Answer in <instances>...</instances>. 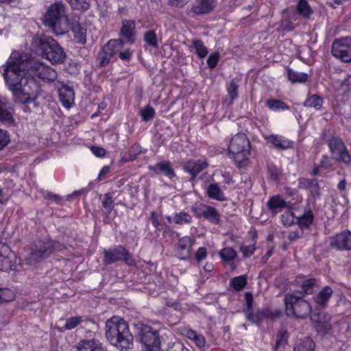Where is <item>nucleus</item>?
<instances>
[{"mask_svg":"<svg viewBox=\"0 0 351 351\" xmlns=\"http://www.w3.org/2000/svg\"><path fill=\"white\" fill-rule=\"evenodd\" d=\"M288 335L286 329H280L279 330L277 335V339L276 341V349L280 348V346H283L287 342Z\"/></svg>","mask_w":351,"mask_h":351,"instance_id":"8fccbe9b","label":"nucleus"},{"mask_svg":"<svg viewBox=\"0 0 351 351\" xmlns=\"http://www.w3.org/2000/svg\"><path fill=\"white\" fill-rule=\"evenodd\" d=\"M314 215L312 210L304 213L298 218V223L301 228H309L313 221Z\"/></svg>","mask_w":351,"mask_h":351,"instance_id":"4c0bfd02","label":"nucleus"},{"mask_svg":"<svg viewBox=\"0 0 351 351\" xmlns=\"http://www.w3.org/2000/svg\"><path fill=\"white\" fill-rule=\"evenodd\" d=\"M266 206L272 213H278L283 207H287L288 204L280 196H272L267 200Z\"/></svg>","mask_w":351,"mask_h":351,"instance_id":"393cba45","label":"nucleus"},{"mask_svg":"<svg viewBox=\"0 0 351 351\" xmlns=\"http://www.w3.org/2000/svg\"><path fill=\"white\" fill-rule=\"evenodd\" d=\"M90 149L96 156H105L106 154V150L101 147H91Z\"/></svg>","mask_w":351,"mask_h":351,"instance_id":"69168bd1","label":"nucleus"},{"mask_svg":"<svg viewBox=\"0 0 351 351\" xmlns=\"http://www.w3.org/2000/svg\"><path fill=\"white\" fill-rule=\"evenodd\" d=\"M268 315V312L267 311H257L256 313H250L248 315L249 320L252 323H259L265 316Z\"/></svg>","mask_w":351,"mask_h":351,"instance_id":"864d4df0","label":"nucleus"},{"mask_svg":"<svg viewBox=\"0 0 351 351\" xmlns=\"http://www.w3.org/2000/svg\"><path fill=\"white\" fill-rule=\"evenodd\" d=\"M192 211H193L197 217H204L207 219L211 223L215 224H219L220 221V215L216 208L213 206H209L206 204H196L192 207Z\"/></svg>","mask_w":351,"mask_h":351,"instance_id":"f8f14e48","label":"nucleus"},{"mask_svg":"<svg viewBox=\"0 0 351 351\" xmlns=\"http://www.w3.org/2000/svg\"><path fill=\"white\" fill-rule=\"evenodd\" d=\"M216 5V0H195V4L192 6V10L197 14L208 13L210 12Z\"/></svg>","mask_w":351,"mask_h":351,"instance_id":"b1692460","label":"nucleus"},{"mask_svg":"<svg viewBox=\"0 0 351 351\" xmlns=\"http://www.w3.org/2000/svg\"><path fill=\"white\" fill-rule=\"evenodd\" d=\"M285 313L287 315L295 317H306L312 311L311 304L306 300L288 293L285 298Z\"/></svg>","mask_w":351,"mask_h":351,"instance_id":"423d86ee","label":"nucleus"},{"mask_svg":"<svg viewBox=\"0 0 351 351\" xmlns=\"http://www.w3.org/2000/svg\"><path fill=\"white\" fill-rule=\"evenodd\" d=\"M266 139L268 142L271 143L276 149H285L291 147L292 141L285 137V136H279V134H270L267 136Z\"/></svg>","mask_w":351,"mask_h":351,"instance_id":"412c9836","label":"nucleus"},{"mask_svg":"<svg viewBox=\"0 0 351 351\" xmlns=\"http://www.w3.org/2000/svg\"><path fill=\"white\" fill-rule=\"evenodd\" d=\"M327 145L332 156V161L336 160L343 162L345 165H350L351 154L341 137L332 136L327 140Z\"/></svg>","mask_w":351,"mask_h":351,"instance_id":"0eeeda50","label":"nucleus"},{"mask_svg":"<svg viewBox=\"0 0 351 351\" xmlns=\"http://www.w3.org/2000/svg\"><path fill=\"white\" fill-rule=\"evenodd\" d=\"M143 40L147 45L158 48V40L155 30H146L143 34Z\"/></svg>","mask_w":351,"mask_h":351,"instance_id":"ea45409f","label":"nucleus"},{"mask_svg":"<svg viewBox=\"0 0 351 351\" xmlns=\"http://www.w3.org/2000/svg\"><path fill=\"white\" fill-rule=\"evenodd\" d=\"M343 90H351V75H346L339 81Z\"/></svg>","mask_w":351,"mask_h":351,"instance_id":"13d9d810","label":"nucleus"},{"mask_svg":"<svg viewBox=\"0 0 351 351\" xmlns=\"http://www.w3.org/2000/svg\"><path fill=\"white\" fill-rule=\"evenodd\" d=\"M333 293V289L330 286H325L320 289L319 292L314 295L313 300L315 304H319L321 307H326L327 306L330 298H331Z\"/></svg>","mask_w":351,"mask_h":351,"instance_id":"4be33fe9","label":"nucleus"},{"mask_svg":"<svg viewBox=\"0 0 351 351\" xmlns=\"http://www.w3.org/2000/svg\"><path fill=\"white\" fill-rule=\"evenodd\" d=\"M330 318L331 315L325 313V312H320V313H317V315L314 313L311 315L312 320L315 322V328L318 332H321V333H327V332L330 330Z\"/></svg>","mask_w":351,"mask_h":351,"instance_id":"f3484780","label":"nucleus"},{"mask_svg":"<svg viewBox=\"0 0 351 351\" xmlns=\"http://www.w3.org/2000/svg\"><path fill=\"white\" fill-rule=\"evenodd\" d=\"M208 163L205 160H187L183 166V169L186 172L191 174V178H195L197 174L202 172L208 167Z\"/></svg>","mask_w":351,"mask_h":351,"instance_id":"aec40b11","label":"nucleus"},{"mask_svg":"<svg viewBox=\"0 0 351 351\" xmlns=\"http://www.w3.org/2000/svg\"><path fill=\"white\" fill-rule=\"evenodd\" d=\"M43 23L56 35L65 34L69 30V19L66 14V5L61 2L49 5L43 17Z\"/></svg>","mask_w":351,"mask_h":351,"instance_id":"7ed1b4c3","label":"nucleus"},{"mask_svg":"<svg viewBox=\"0 0 351 351\" xmlns=\"http://www.w3.org/2000/svg\"><path fill=\"white\" fill-rule=\"evenodd\" d=\"M250 143L245 134L233 136L228 145L229 156L239 167L246 164L250 153Z\"/></svg>","mask_w":351,"mask_h":351,"instance_id":"39448f33","label":"nucleus"},{"mask_svg":"<svg viewBox=\"0 0 351 351\" xmlns=\"http://www.w3.org/2000/svg\"><path fill=\"white\" fill-rule=\"evenodd\" d=\"M149 169H152V171H155L156 172L160 171L169 177H174V176H176V173L174 172L173 169H172L171 167L169 160H162V162H158L154 166H150Z\"/></svg>","mask_w":351,"mask_h":351,"instance_id":"cd10ccee","label":"nucleus"},{"mask_svg":"<svg viewBox=\"0 0 351 351\" xmlns=\"http://www.w3.org/2000/svg\"><path fill=\"white\" fill-rule=\"evenodd\" d=\"M32 70L36 75H38L43 81L47 82H53L56 80L58 73L50 66L42 63V62H34L32 66Z\"/></svg>","mask_w":351,"mask_h":351,"instance_id":"ddd939ff","label":"nucleus"},{"mask_svg":"<svg viewBox=\"0 0 351 351\" xmlns=\"http://www.w3.org/2000/svg\"><path fill=\"white\" fill-rule=\"evenodd\" d=\"M316 287H317V280L316 279H314V278H311V279H306V280H304L302 285V289L304 293H306V294L313 293Z\"/></svg>","mask_w":351,"mask_h":351,"instance_id":"c03bdc74","label":"nucleus"},{"mask_svg":"<svg viewBox=\"0 0 351 351\" xmlns=\"http://www.w3.org/2000/svg\"><path fill=\"white\" fill-rule=\"evenodd\" d=\"M239 83L236 80H231L230 82L226 84V90L228 97L226 99V101L228 104H232L234 100L239 97Z\"/></svg>","mask_w":351,"mask_h":351,"instance_id":"c85d7f7f","label":"nucleus"},{"mask_svg":"<svg viewBox=\"0 0 351 351\" xmlns=\"http://www.w3.org/2000/svg\"><path fill=\"white\" fill-rule=\"evenodd\" d=\"M245 298L246 302V309L245 311V315L246 319L250 320L249 315L250 313H253L254 297L252 292H245Z\"/></svg>","mask_w":351,"mask_h":351,"instance_id":"49530a36","label":"nucleus"},{"mask_svg":"<svg viewBox=\"0 0 351 351\" xmlns=\"http://www.w3.org/2000/svg\"><path fill=\"white\" fill-rule=\"evenodd\" d=\"M123 45V40H110L106 44V49L109 55V59L111 57L116 55V53H120V50L122 49Z\"/></svg>","mask_w":351,"mask_h":351,"instance_id":"2f4dec72","label":"nucleus"},{"mask_svg":"<svg viewBox=\"0 0 351 351\" xmlns=\"http://www.w3.org/2000/svg\"><path fill=\"white\" fill-rule=\"evenodd\" d=\"M149 220L152 221V225L154 226L156 229H160L161 223H160L159 217L156 211H151Z\"/></svg>","mask_w":351,"mask_h":351,"instance_id":"680f3d73","label":"nucleus"},{"mask_svg":"<svg viewBox=\"0 0 351 351\" xmlns=\"http://www.w3.org/2000/svg\"><path fill=\"white\" fill-rule=\"evenodd\" d=\"M14 298V293L12 289H0V302H8Z\"/></svg>","mask_w":351,"mask_h":351,"instance_id":"603ef678","label":"nucleus"},{"mask_svg":"<svg viewBox=\"0 0 351 351\" xmlns=\"http://www.w3.org/2000/svg\"><path fill=\"white\" fill-rule=\"evenodd\" d=\"M69 29H71L73 32L75 38L78 39L79 42L82 43L86 42L87 29L80 23H78V21H69Z\"/></svg>","mask_w":351,"mask_h":351,"instance_id":"bb28decb","label":"nucleus"},{"mask_svg":"<svg viewBox=\"0 0 351 351\" xmlns=\"http://www.w3.org/2000/svg\"><path fill=\"white\" fill-rule=\"evenodd\" d=\"M104 254L103 262L105 264L114 263L121 259H123L128 264H135L132 254L123 245H115L109 250H104Z\"/></svg>","mask_w":351,"mask_h":351,"instance_id":"9d476101","label":"nucleus"},{"mask_svg":"<svg viewBox=\"0 0 351 351\" xmlns=\"http://www.w3.org/2000/svg\"><path fill=\"white\" fill-rule=\"evenodd\" d=\"M298 13L304 19H311L313 11L306 0H300L297 4Z\"/></svg>","mask_w":351,"mask_h":351,"instance_id":"f704fd0d","label":"nucleus"},{"mask_svg":"<svg viewBox=\"0 0 351 351\" xmlns=\"http://www.w3.org/2000/svg\"><path fill=\"white\" fill-rule=\"evenodd\" d=\"M77 351H104L102 346L99 341L95 339L89 341H80L77 345Z\"/></svg>","mask_w":351,"mask_h":351,"instance_id":"a878e982","label":"nucleus"},{"mask_svg":"<svg viewBox=\"0 0 351 351\" xmlns=\"http://www.w3.org/2000/svg\"><path fill=\"white\" fill-rule=\"evenodd\" d=\"M68 1L74 9L86 10L89 8L90 0H68Z\"/></svg>","mask_w":351,"mask_h":351,"instance_id":"09e8293b","label":"nucleus"},{"mask_svg":"<svg viewBox=\"0 0 351 351\" xmlns=\"http://www.w3.org/2000/svg\"><path fill=\"white\" fill-rule=\"evenodd\" d=\"M56 249V243L50 239L38 240L35 243V247L31 253L25 258L27 264H35L43 258H45Z\"/></svg>","mask_w":351,"mask_h":351,"instance_id":"1a4fd4ad","label":"nucleus"},{"mask_svg":"<svg viewBox=\"0 0 351 351\" xmlns=\"http://www.w3.org/2000/svg\"><path fill=\"white\" fill-rule=\"evenodd\" d=\"M281 219L286 226H291L293 223V216L291 213H286L281 216Z\"/></svg>","mask_w":351,"mask_h":351,"instance_id":"0e129e2a","label":"nucleus"},{"mask_svg":"<svg viewBox=\"0 0 351 351\" xmlns=\"http://www.w3.org/2000/svg\"><path fill=\"white\" fill-rule=\"evenodd\" d=\"M99 64L104 66L107 65L110 61V56L106 50V45L103 47L102 51L99 53Z\"/></svg>","mask_w":351,"mask_h":351,"instance_id":"6e6d98bb","label":"nucleus"},{"mask_svg":"<svg viewBox=\"0 0 351 351\" xmlns=\"http://www.w3.org/2000/svg\"><path fill=\"white\" fill-rule=\"evenodd\" d=\"M219 255L224 259V261H232L237 255V252L233 248L228 247L227 248H223L219 252Z\"/></svg>","mask_w":351,"mask_h":351,"instance_id":"3c124183","label":"nucleus"},{"mask_svg":"<svg viewBox=\"0 0 351 351\" xmlns=\"http://www.w3.org/2000/svg\"><path fill=\"white\" fill-rule=\"evenodd\" d=\"M299 186L302 189H308L313 197H319L320 186L316 179L302 178L299 179Z\"/></svg>","mask_w":351,"mask_h":351,"instance_id":"5701e85b","label":"nucleus"},{"mask_svg":"<svg viewBox=\"0 0 351 351\" xmlns=\"http://www.w3.org/2000/svg\"><path fill=\"white\" fill-rule=\"evenodd\" d=\"M56 86L58 88L60 100L64 107L70 108L75 101V92L73 88L65 85L63 82H57Z\"/></svg>","mask_w":351,"mask_h":351,"instance_id":"4468645a","label":"nucleus"},{"mask_svg":"<svg viewBox=\"0 0 351 351\" xmlns=\"http://www.w3.org/2000/svg\"><path fill=\"white\" fill-rule=\"evenodd\" d=\"M137 334L139 340L145 347L151 351H157L160 348L161 341L158 335V330L153 329L151 326L138 324L136 325Z\"/></svg>","mask_w":351,"mask_h":351,"instance_id":"6e6552de","label":"nucleus"},{"mask_svg":"<svg viewBox=\"0 0 351 351\" xmlns=\"http://www.w3.org/2000/svg\"><path fill=\"white\" fill-rule=\"evenodd\" d=\"M319 167H321V168H325V169H332L333 158H331V157H329L327 154H324L321 158Z\"/></svg>","mask_w":351,"mask_h":351,"instance_id":"5fc2aeb1","label":"nucleus"},{"mask_svg":"<svg viewBox=\"0 0 351 351\" xmlns=\"http://www.w3.org/2000/svg\"><path fill=\"white\" fill-rule=\"evenodd\" d=\"M132 51L130 50V49H127L124 51L120 50L119 57L121 60H130L131 57H132Z\"/></svg>","mask_w":351,"mask_h":351,"instance_id":"774afa93","label":"nucleus"},{"mask_svg":"<svg viewBox=\"0 0 351 351\" xmlns=\"http://www.w3.org/2000/svg\"><path fill=\"white\" fill-rule=\"evenodd\" d=\"M106 336L108 341L121 350L133 346L134 337L128 324L119 315H113L106 322Z\"/></svg>","mask_w":351,"mask_h":351,"instance_id":"f03ea898","label":"nucleus"},{"mask_svg":"<svg viewBox=\"0 0 351 351\" xmlns=\"http://www.w3.org/2000/svg\"><path fill=\"white\" fill-rule=\"evenodd\" d=\"M6 85L13 95L15 103L21 104L25 112H30L29 104L37 107V98L40 94L38 82L24 69L19 53H12L1 68Z\"/></svg>","mask_w":351,"mask_h":351,"instance_id":"f257e3e1","label":"nucleus"},{"mask_svg":"<svg viewBox=\"0 0 351 351\" xmlns=\"http://www.w3.org/2000/svg\"><path fill=\"white\" fill-rule=\"evenodd\" d=\"M1 252H3V258L0 263V269L8 271V269H17L15 265L16 254L11 251L8 245H3Z\"/></svg>","mask_w":351,"mask_h":351,"instance_id":"a211bd4d","label":"nucleus"},{"mask_svg":"<svg viewBox=\"0 0 351 351\" xmlns=\"http://www.w3.org/2000/svg\"><path fill=\"white\" fill-rule=\"evenodd\" d=\"M102 206L106 213H110L114 207V201L112 196V193H106L104 199L102 201Z\"/></svg>","mask_w":351,"mask_h":351,"instance_id":"a18cd8bd","label":"nucleus"},{"mask_svg":"<svg viewBox=\"0 0 351 351\" xmlns=\"http://www.w3.org/2000/svg\"><path fill=\"white\" fill-rule=\"evenodd\" d=\"M195 342L197 346L199 348H203L206 343V340L204 335H201V334H197L195 331Z\"/></svg>","mask_w":351,"mask_h":351,"instance_id":"338daca9","label":"nucleus"},{"mask_svg":"<svg viewBox=\"0 0 351 351\" xmlns=\"http://www.w3.org/2000/svg\"><path fill=\"white\" fill-rule=\"evenodd\" d=\"M330 244L332 247L339 250H348L351 249V232L350 231H343L331 237Z\"/></svg>","mask_w":351,"mask_h":351,"instance_id":"2eb2a0df","label":"nucleus"},{"mask_svg":"<svg viewBox=\"0 0 351 351\" xmlns=\"http://www.w3.org/2000/svg\"><path fill=\"white\" fill-rule=\"evenodd\" d=\"M207 255L206 248L204 247H200L195 252V259L197 262H200L202 259H204Z\"/></svg>","mask_w":351,"mask_h":351,"instance_id":"e2e57ef3","label":"nucleus"},{"mask_svg":"<svg viewBox=\"0 0 351 351\" xmlns=\"http://www.w3.org/2000/svg\"><path fill=\"white\" fill-rule=\"evenodd\" d=\"M331 52L334 56L342 61H351V38L343 37L335 40L332 44Z\"/></svg>","mask_w":351,"mask_h":351,"instance_id":"9b49d317","label":"nucleus"},{"mask_svg":"<svg viewBox=\"0 0 351 351\" xmlns=\"http://www.w3.org/2000/svg\"><path fill=\"white\" fill-rule=\"evenodd\" d=\"M324 104L322 97L319 95H309L304 102L305 107H311L315 109H322Z\"/></svg>","mask_w":351,"mask_h":351,"instance_id":"473e14b6","label":"nucleus"},{"mask_svg":"<svg viewBox=\"0 0 351 351\" xmlns=\"http://www.w3.org/2000/svg\"><path fill=\"white\" fill-rule=\"evenodd\" d=\"M93 321H88V319H83L82 317H79V315H76V317H69L67 318L64 324V328L66 330H73L75 328L76 326L80 324V323H84V324H88V323H92ZM95 322L92 324H94Z\"/></svg>","mask_w":351,"mask_h":351,"instance_id":"c9c22d12","label":"nucleus"},{"mask_svg":"<svg viewBox=\"0 0 351 351\" xmlns=\"http://www.w3.org/2000/svg\"><path fill=\"white\" fill-rule=\"evenodd\" d=\"M247 277L245 274L239 276L238 277L232 278L230 285L234 290H242L247 284Z\"/></svg>","mask_w":351,"mask_h":351,"instance_id":"58836bf2","label":"nucleus"},{"mask_svg":"<svg viewBox=\"0 0 351 351\" xmlns=\"http://www.w3.org/2000/svg\"><path fill=\"white\" fill-rule=\"evenodd\" d=\"M208 196L213 199L224 200L226 199L225 195L217 183H212L209 184L206 189Z\"/></svg>","mask_w":351,"mask_h":351,"instance_id":"c756f323","label":"nucleus"},{"mask_svg":"<svg viewBox=\"0 0 351 351\" xmlns=\"http://www.w3.org/2000/svg\"><path fill=\"white\" fill-rule=\"evenodd\" d=\"M121 36L130 43L136 40V23L134 20H123Z\"/></svg>","mask_w":351,"mask_h":351,"instance_id":"6ab92c4d","label":"nucleus"},{"mask_svg":"<svg viewBox=\"0 0 351 351\" xmlns=\"http://www.w3.org/2000/svg\"><path fill=\"white\" fill-rule=\"evenodd\" d=\"M139 113L143 121H150L153 120L156 116V110L153 106L147 105L143 108H141Z\"/></svg>","mask_w":351,"mask_h":351,"instance_id":"a19ab883","label":"nucleus"},{"mask_svg":"<svg viewBox=\"0 0 351 351\" xmlns=\"http://www.w3.org/2000/svg\"><path fill=\"white\" fill-rule=\"evenodd\" d=\"M5 104V101L0 98V121L7 123H13V115L10 111L4 108Z\"/></svg>","mask_w":351,"mask_h":351,"instance_id":"e433bc0d","label":"nucleus"},{"mask_svg":"<svg viewBox=\"0 0 351 351\" xmlns=\"http://www.w3.org/2000/svg\"><path fill=\"white\" fill-rule=\"evenodd\" d=\"M315 343L311 338L298 339L293 346L294 351H313Z\"/></svg>","mask_w":351,"mask_h":351,"instance_id":"7c9ffc66","label":"nucleus"},{"mask_svg":"<svg viewBox=\"0 0 351 351\" xmlns=\"http://www.w3.org/2000/svg\"><path fill=\"white\" fill-rule=\"evenodd\" d=\"M192 217L189 213H185V211H180V213H177L173 221L177 224H184V223H190L191 221Z\"/></svg>","mask_w":351,"mask_h":351,"instance_id":"37998d69","label":"nucleus"},{"mask_svg":"<svg viewBox=\"0 0 351 351\" xmlns=\"http://www.w3.org/2000/svg\"><path fill=\"white\" fill-rule=\"evenodd\" d=\"M195 242L190 237H182L177 242V254L180 259H187L191 256L192 246Z\"/></svg>","mask_w":351,"mask_h":351,"instance_id":"dca6fc26","label":"nucleus"},{"mask_svg":"<svg viewBox=\"0 0 351 351\" xmlns=\"http://www.w3.org/2000/svg\"><path fill=\"white\" fill-rule=\"evenodd\" d=\"M192 44L199 57H205L208 55V50L203 41H201V40H193Z\"/></svg>","mask_w":351,"mask_h":351,"instance_id":"79ce46f5","label":"nucleus"},{"mask_svg":"<svg viewBox=\"0 0 351 351\" xmlns=\"http://www.w3.org/2000/svg\"><path fill=\"white\" fill-rule=\"evenodd\" d=\"M287 77L291 82H306L308 75L306 72L287 69Z\"/></svg>","mask_w":351,"mask_h":351,"instance_id":"72a5a7b5","label":"nucleus"},{"mask_svg":"<svg viewBox=\"0 0 351 351\" xmlns=\"http://www.w3.org/2000/svg\"><path fill=\"white\" fill-rule=\"evenodd\" d=\"M34 41L43 56H45L51 62H63L66 54L62 46L51 36L41 34L35 37Z\"/></svg>","mask_w":351,"mask_h":351,"instance_id":"20e7f679","label":"nucleus"},{"mask_svg":"<svg viewBox=\"0 0 351 351\" xmlns=\"http://www.w3.org/2000/svg\"><path fill=\"white\" fill-rule=\"evenodd\" d=\"M10 141V137L6 131L0 130V149H3L8 145Z\"/></svg>","mask_w":351,"mask_h":351,"instance_id":"052dcab7","label":"nucleus"},{"mask_svg":"<svg viewBox=\"0 0 351 351\" xmlns=\"http://www.w3.org/2000/svg\"><path fill=\"white\" fill-rule=\"evenodd\" d=\"M240 250L243 252L244 256H250L252 255L254 250H256V245L252 244L251 245H241Z\"/></svg>","mask_w":351,"mask_h":351,"instance_id":"bf43d9fd","label":"nucleus"},{"mask_svg":"<svg viewBox=\"0 0 351 351\" xmlns=\"http://www.w3.org/2000/svg\"><path fill=\"white\" fill-rule=\"evenodd\" d=\"M220 55L219 53L215 51V53H212L207 59V64L210 68H215L217 66L218 60H219Z\"/></svg>","mask_w":351,"mask_h":351,"instance_id":"4d7b16f0","label":"nucleus"},{"mask_svg":"<svg viewBox=\"0 0 351 351\" xmlns=\"http://www.w3.org/2000/svg\"><path fill=\"white\" fill-rule=\"evenodd\" d=\"M266 105L271 109H289L288 105L281 99H267Z\"/></svg>","mask_w":351,"mask_h":351,"instance_id":"de8ad7c7","label":"nucleus"}]
</instances>
